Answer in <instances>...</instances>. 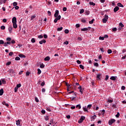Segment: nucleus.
I'll return each mask as SVG.
<instances>
[{"instance_id": "nucleus-1", "label": "nucleus", "mask_w": 126, "mask_h": 126, "mask_svg": "<svg viewBox=\"0 0 126 126\" xmlns=\"http://www.w3.org/2000/svg\"><path fill=\"white\" fill-rule=\"evenodd\" d=\"M109 19V16L108 15H105L104 18L102 19L103 23H106L107 21H108V19Z\"/></svg>"}, {"instance_id": "nucleus-2", "label": "nucleus", "mask_w": 126, "mask_h": 126, "mask_svg": "<svg viewBox=\"0 0 126 126\" xmlns=\"http://www.w3.org/2000/svg\"><path fill=\"white\" fill-rule=\"evenodd\" d=\"M115 122L116 120L112 119L109 121L108 124L109 126H112V125H113V124H114V123H115Z\"/></svg>"}, {"instance_id": "nucleus-3", "label": "nucleus", "mask_w": 126, "mask_h": 126, "mask_svg": "<svg viewBox=\"0 0 126 126\" xmlns=\"http://www.w3.org/2000/svg\"><path fill=\"white\" fill-rule=\"evenodd\" d=\"M85 120V117L82 116L78 121V124H81Z\"/></svg>"}, {"instance_id": "nucleus-4", "label": "nucleus", "mask_w": 126, "mask_h": 126, "mask_svg": "<svg viewBox=\"0 0 126 126\" xmlns=\"http://www.w3.org/2000/svg\"><path fill=\"white\" fill-rule=\"evenodd\" d=\"M61 18H62V17L61 16V15H59L58 17H56V18H55L54 19V22L55 23H57V22H58V21L60 20Z\"/></svg>"}, {"instance_id": "nucleus-5", "label": "nucleus", "mask_w": 126, "mask_h": 126, "mask_svg": "<svg viewBox=\"0 0 126 126\" xmlns=\"http://www.w3.org/2000/svg\"><path fill=\"white\" fill-rule=\"evenodd\" d=\"M12 29L13 28L12 26H9L8 30L10 34H11L12 33Z\"/></svg>"}, {"instance_id": "nucleus-6", "label": "nucleus", "mask_w": 126, "mask_h": 126, "mask_svg": "<svg viewBox=\"0 0 126 126\" xmlns=\"http://www.w3.org/2000/svg\"><path fill=\"white\" fill-rule=\"evenodd\" d=\"M8 72H9V73H12V74H15V72L14 71V70L12 69H9Z\"/></svg>"}, {"instance_id": "nucleus-7", "label": "nucleus", "mask_w": 126, "mask_h": 126, "mask_svg": "<svg viewBox=\"0 0 126 126\" xmlns=\"http://www.w3.org/2000/svg\"><path fill=\"white\" fill-rule=\"evenodd\" d=\"M59 10H56L55 11V13L54 14V17H58V16H59Z\"/></svg>"}, {"instance_id": "nucleus-8", "label": "nucleus", "mask_w": 126, "mask_h": 126, "mask_svg": "<svg viewBox=\"0 0 126 126\" xmlns=\"http://www.w3.org/2000/svg\"><path fill=\"white\" fill-rule=\"evenodd\" d=\"M87 19H85V18H82L81 20V22L83 23H86Z\"/></svg>"}, {"instance_id": "nucleus-9", "label": "nucleus", "mask_w": 126, "mask_h": 126, "mask_svg": "<svg viewBox=\"0 0 126 126\" xmlns=\"http://www.w3.org/2000/svg\"><path fill=\"white\" fill-rule=\"evenodd\" d=\"M12 23H16V17H14L12 19Z\"/></svg>"}, {"instance_id": "nucleus-10", "label": "nucleus", "mask_w": 126, "mask_h": 126, "mask_svg": "<svg viewBox=\"0 0 126 126\" xmlns=\"http://www.w3.org/2000/svg\"><path fill=\"white\" fill-rule=\"evenodd\" d=\"M119 9H120V8H119L118 6H116L114 9V12H117V11H118V10H119Z\"/></svg>"}, {"instance_id": "nucleus-11", "label": "nucleus", "mask_w": 126, "mask_h": 126, "mask_svg": "<svg viewBox=\"0 0 126 126\" xmlns=\"http://www.w3.org/2000/svg\"><path fill=\"white\" fill-rule=\"evenodd\" d=\"M13 27L15 29L17 28V24L16 23H13Z\"/></svg>"}, {"instance_id": "nucleus-12", "label": "nucleus", "mask_w": 126, "mask_h": 126, "mask_svg": "<svg viewBox=\"0 0 126 126\" xmlns=\"http://www.w3.org/2000/svg\"><path fill=\"white\" fill-rule=\"evenodd\" d=\"M46 43V40L43 39L40 41H39V44H40V45H42L43 43Z\"/></svg>"}, {"instance_id": "nucleus-13", "label": "nucleus", "mask_w": 126, "mask_h": 126, "mask_svg": "<svg viewBox=\"0 0 126 126\" xmlns=\"http://www.w3.org/2000/svg\"><path fill=\"white\" fill-rule=\"evenodd\" d=\"M50 57H49V56L46 57L44 59V61H45V62H47V61H50Z\"/></svg>"}, {"instance_id": "nucleus-14", "label": "nucleus", "mask_w": 126, "mask_h": 126, "mask_svg": "<svg viewBox=\"0 0 126 126\" xmlns=\"http://www.w3.org/2000/svg\"><path fill=\"white\" fill-rule=\"evenodd\" d=\"M3 94V89H1L0 90V96H2Z\"/></svg>"}, {"instance_id": "nucleus-15", "label": "nucleus", "mask_w": 126, "mask_h": 126, "mask_svg": "<svg viewBox=\"0 0 126 126\" xmlns=\"http://www.w3.org/2000/svg\"><path fill=\"white\" fill-rule=\"evenodd\" d=\"M17 126H20V120H18L16 122Z\"/></svg>"}, {"instance_id": "nucleus-16", "label": "nucleus", "mask_w": 126, "mask_h": 126, "mask_svg": "<svg viewBox=\"0 0 126 126\" xmlns=\"http://www.w3.org/2000/svg\"><path fill=\"white\" fill-rule=\"evenodd\" d=\"M96 115H94V116H93L92 117H91V120H92V121L94 120L95 119H96Z\"/></svg>"}, {"instance_id": "nucleus-17", "label": "nucleus", "mask_w": 126, "mask_h": 126, "mask_svg": "<svg viewBox=\"0 0 126 126\" xmlns=\"http://www.w3.org/2000/svg\"><path fill=\"white\" fill-rule=\"evenodd\" d=\"M117 5L120 7H124V5H122L121 3H118Z\"/></svg>"}, {"instance_id": "nucleus-18", "label": "nucleus", "mask_w": 126, "mask_h": 126, "mask_svg": "<svg viewBox=\"0 0 126 126\" xmlns=\"http://www.w3.org/2000/svg\"><path fill=\"white\" fill-rule=\"evenodd\" d=\"M83 109L84 112H88V109H87L86 106L85 107H83Z\"/></svg>"}, {"instance_id": "nucleus-19", "label": "nucleus", "mask_w": 126, "mask_h": 126, "mask_svg": "<svg viewBox=\"0 0 126 126\" xmlns=\"http://www.w3.org/2000/svg\"><path fill=\"white\" fill-rule=\"evenodd\" d=\"M94 20H95L94 19H92L91 21H90L89 22V23L90 24H93V23H94Z\"/></svg>"}, {"instance_id": "nucleus-20", "label": "nucleus", "mask_w": 126, "mask_h": 126, "mask_svg": "<svg viewBox=\"0 0 126 126\" xmlns=\"http://www.w3.org/2000/svg\"><path fill=\"white\" fill-rule=\"evenodd\" d=\"M1 81L2 82V84H5L6 82L4 80V79H1Z\"/></svg>"}, {"instance_id": "nucleus-21", "label": "nucleus", "mask_w": 126, "mask_h": 126, "mask_svg": "<svg viewBox=\"0 0 126 126\" xmlns=\"http://www.w3.org/2000/svg\"><path fill=\"white\" fill-rule=\"evenodd\" d=\"M100 76H101V74H98L97 75L96 77H97L98 80H100V79H101V78H100Z\"/></svg>"}, {"instance_id": "nucleus-22", "label": "nucleus", "mask_w": 126, "mask_h": 126, "mask_svg": "<svg viewBox=\"0 0 126 126\" xmlns=\"http://www.w3.org/2000/svg\"><path fill=\"white\" fill-rule=\"evenodd\" d=\"M116 78H117V77H115V76H111L110 77V79L111 80H115L116 79Z\"/></svg>"}, {"instance_id": "nucleus-23", "label": "nucleus", "mask_w": 126, "mask_h": 126, "mask_svg": "<svg viewBox=\"0 0 126 126\" xmlns=\"http://www.w3.org/2000/svg\"><path fill=\"white\" fill-rule=\"evenodd\" d=\"M88 29L87 28H83L81 29V31H87Z\"/></svg>"}, {"instance_id": "nucleus-24", "label": "nucleus", "mask_w": 126, "mask_h": 126, "mask_svg": "<svg viewBox=\"0 0 126 126\" xmlns=\"http://www.w3.org/2000/svg\"><path fill=\"white\" fill-rule=\"evenodd\" d=\"M64 33L65 34H68V33H69V31H68L67 29H66L64 30Z\"/></svg>"}, {"instance_id": "nucleus-25", "label": "nucleus", "mask_w": 126, "mask_h": 126, "mask_svg": "<svg viewBox=\"0 0 126 126\" xmlns=\"http://www.w3.org/2000/svg\"><path fill=\"white\" fill-rule=\"evenodd\" d=\"M19 57H20V58H26L25 55L23 54H20Z\"/></svg>"}, {"instance_id": "nucleus-26", "label": "nucleus", "mask_w": 126, "mask_h": 126, "mask_svg": "<svg viewBox=\"0 0 126 126\" xmlns=\"http://www.w3.org/2000/svg\"><path fill=\"white\" fill-rule=\"evenodd\" d=\"M37 74H41V72H42V71H41V70L39 68L37 69Z\"/></svg>"}, {"instance_id": "nucleus-27", "label": "nucleus", "mask_w": 126, "mask_h": 126, "mask_svg": "<svg viewBox=\"0 0 126 126\" xmlns=\"http://www.w3.org/2000/svg\"><path fill=\"white\" fill-rule=\"evenodd\" d=\"M67 88H71V86H72V85H68V84H66Z\"/></svg>"}, {"instance_id": "nucleus-28", "label": "nucleus", "mask_w": 126, "mask_h": 126, "mask_svg": "<svg viewBox=\"0 0 126 126\" xmlns=\"http://www.w3.org/2000/svg\"><path fill=\"white\" fill-rule=\"evenodd\" d=\"M94 66L98 67L99 66V64L98 63H94Z\"/></svg>"}, {"instance_id": "nucleus-29", "label": "nucleus", "mask_w": 126, "mask_h": 126, "mask_svg": "<svg viewBox=\"0 0 126 126\" xmlns=\"http://www.w3.org/2000/svg\"><path fill=\"white\" fill-rule=\"evenodd\" d=\"M90 5H93V6H95V3L93 2H89Z\"/></svg>"}, {"instance_id": "nucleus-30", "label": "nucleus", "mask_w": 126, "mask_h": 126, "mask_svg": "<svg viewBox=\"0 0 126 126\" xmlns=\"http://www.w3.org/2000/svg\"><path fill=\"white\" fill-rule=\"evenodd\" d=\"M16 87L17 88H20V87H21V84H17Z\"/></svg>"}, {"instance_id": "nucleus-31", "label": "nucleus", "mask_w": 126, "mask_h": 126, "mask_svg": "<svg viewBox=\"0 0 126 126\" xmlns=\"http://www.w3.org/2000/svg\"><path fill=\"white\" fill-rule=\"evenodd\" d=\"M107 53H108V54H112V50H111V49H108V50H107Z\"/></svg>"}, {"instance_id": "nucleus-32", "label": "nucleus", "mask_w": 126, "mask_h": 126, "mask_svg": "<svg viewBox=\"0 0 126 126\" xmlns=\"http://www.w3.org/2000/svg\"><path fill=\"white\" fill-rule=\"evenodd\" d=\"M4 43V41L2 40H0V45H3Z\"/></svg>"}, {"instance_id": "nucleus-33", "label": "nucleus", "mask_w": 126, "mask_h": 126, "mask_svg": "<svg viewBox=\"0 0 126 126\" xmlns=\"http://www.w3.org/2000/svg\"><path fill=\"white\" fill-rule=\"evenodd\" d=\"M63 27L58 28L57 29V31H62V30H63Z\"/></svg>"}, {"instance_id": "nucleus-34", "label": "nucleus", "mask_w": 126, "mask_h": 126, "mask_svg": "<svg viewBox=\"0 0 126 126\" xmlns=\"http://www.w3.org/2000/svg\"><path fill=\"white\" fill-rule=\"evenodd\" d=\"M35 17H36V15H33V16H32L31 20H33V19H34V18H35Z\"/></svg>"}, {"instance_id": "nucleus-35", "label": "nucleus", "mask_w": 126, "mask_h": 126, "mask_svg": "<svg viewBox=\"0 0 126 126\" xmlns=\"http://www.w3.org/2000/svg\"><path fill=\"white\" fill-rule=\"evenodd\" d=\"M105 110H102L101 111V114L102 115V116H104L105 115Z\"/></svg>"}, {"instance_id": "nucleus-36", "label": "nucleus", "mask_w": 126, "mask_h": 126, "mask_svg": "<svg viewBox=\"0 0 126 126\" xmlns=\"http://www.w3.org/2000/svg\"><path fill=\"white\" fill-rule=\"evenodd\" d=\"M76 108H78V109H81V105L80 104H78L76 106Z\"/></svg>"}, {"instance_id": "nucleus-37", "label": "nucleus", "mask_w": 126, "mask_h": 126, "mask_svg": "<svg viewBox=\"0 0 126 126\" xmlns=\"http://www.w3.org/2000/svg\"><path fill=\"white\" fill-rule=\"evenodd\" d=\"M85 14L86 15H89V14H90V12H89V11H87L85 12Z\"/></svg>"}, {"instance_id": "nucleus-38", "label": "nucleus", "mask_w": 126, "mask_h": 126, "mask_svg": "<svg viewBox=\"0 0 126 126\" xmlns=\"http://www.w3.org/2000/svg\"><path fill=\"white\" fill-rule=\"evenodd\" d=\"M40 68H44V67H45V65L43 64H41L40 65Z\"/></svg>"}, {"instance_id": "nucleus-39", "label": "nucleus", "mask_w": 126, "mask_h": 126, "mask_svg": "<svg viewBox=\"0 0 126 126\" xmlns=\"http://www.w3.org/2000/svg\"><path fill=\"white\" fill-rule=\"evenodd\" d=\"M119 26L121 27V28H123V27H124V24H123L122 23H120Z\"/></svg>"}, {"instance_id": "nucleus-40", "label": "nucleus", "mask_w": 126, "mask_h": 126, "mask_svg": "<svg viewBox=\"0 0 126 126\" xmlns=\"http://www.w3.org/2000/svg\"><path fill=\"white\" fill-rule=\"evenodd\" d=\"M79 66L80 68H81L82 69H84V66H83L82 64H80Z\"/></svg>"}, {"instance_id": "nucleus-41", "label": "nucleus", "mask_w": 126, "mask_h": 126, "mask_svg": "<svg viewBox=\"0 0 126 126\" xmlns=\"http://www.w3.org/2000/svg\"><path fill=\"white\" fill-rule=\"evenodd\" d=\"M83 12H84V10L83 9H81L80 11V14H82V13H83Z\"/></svg>"}, {"instance_id": "nucleus-42", "label": "nucleus", "mask_w": 126, "mask_h": 126, "mask_svg": "<svg viewBox=\"0 0 126 126\" xmlns=\"http://www.w3.org/2000/svg\"><path fill=\"white\" fill-rule=\"evenodd\" d=\"M15 61H20V58L16 57L15 59Z\"/></svg>"}, {"instance_id": "nucleus-43", "label": "nucleus", "mask_w": 126, "mask_h": 126, "mask_svg": "<svg viewBox=\"0 0 126 126\" xmlns=\"http://www.w3.org/2000/svg\"><path fill=\"white\" fill-rule=\"evenodd\" d=\"M1 30H4V29H5V27L4 26H2L0 27Z\"/></svg>"}, {"instance_id": "nucleus-44", "label": "nucleus", "mask_w": 126, "mask_h": 126, "mask_svg": "<svg viewBox=\"0 0 126 126\" xmlns=\"http://www.w3.org/2000/svg\"><path fill=\"white\" fill-rule=\"evenodd\" d=\"M35 101L36 102V103H38L39 102V99H38V97H35Z\"/></svg>"}, {"instance_id": "nucleus-45", "label": "nucleus", "mask_w": 126, "mask_h": 126, "mask_svg": "<svg viewBox=\"0 0 126 126\" xmlns=\"http://www.w3.org/2000/svg\"><path fill=\"white\" fill-rule=\"evenodd\" d=\"M35 41H36L35 40V38H32V39H31V42H32V43H35Z\"/></svg>"}, {"instance_id": "nucleus-46", "label": "nucleus", "mask_w": 126, "mask_h": 126, "mask_svg": "<svg viewBox=\"0 0 126 126\" xmlns=\"http://www.w3.org/2000/svg\"><path fill=\"white\" fill-rule=\"evenodd\" d=\"M91 107H92V105H91V104L88 105L87 106V108H88V109H91Z\"/></svg>"}, {"instance_id": "nucleus-47", "label": "nucleus", "mask_w": 126, "mask_h": 126, "mask_svg": "<svg viewBox=\"0 0 126 126\" xmlns=\"http://www.w3.org/2000/svg\"><path fill=\"white\" fill-rule=\"evenodd\" d=\"M13 5L14 6H16L17 5V2H14L13 3Z\"/></svg>"}, {"instance_id": "nucleus-48", "label": "nucleus", "mask_w": 126, "mask_h": 126, "mask_svg": "<svg viewBox=\"0 0 126 126\" xmlns=\"http://www.w3.org/2000/svg\"><path fill=\"white\" fill-rule=\"evenodd\" d=\"M99 40H104V36H99Z\"/></svg>"}, {"instance_id": "nucleus-49", "label": "nucleus", "mask_w": 126, "mask_h": 126, "mask_svg": "<svg viewBox=\"0 0 126 126\" xmlns=\"http://www.w3.org/2000/svg\"><path fill=\"white\" fill-rule=\"evenodd\" d=\"M76 28H79L80 27V25H79V24H77L76 25Z\"/></svg>"}, {"instance_id": "nucleus-50", "label": "nucleus", "mask_w": 126, "mask_h": 126, "mask_svg": "<svg viewBox=\"0 0 126 126\" xmlns=\"http://www.w3.org/2000/svg\"><path fill=\"white\" fill-rule=\"evenodd\" d=\"M116 118H119L120 117V113L117 112V115H116Z\"/></svg>"}, {"instance_id": "nucleus-51", "label": "nucleus", "mask_w": 126, "mask_h": 126, "mask_svg": "<svg viewBox=\"0 0 126 126\" xmlns=\"http://www.w3.org/2000/svg\"><path fill=\"white\" fill-rule=\"evenodd\" d=\"M6 41H11V38L10 37H7L6 38Z\"/></svg>"}, {"instance_id": "nucleus-52", "label": "nucleus", "mask_w": 126, "mask_h": 126, "mask_svg": "<svg viewBox=\"0 0 126 126\" xmlns=\"http://www.w3.org/2000/svg\"><path fill=\"white\" fill-rule=\"evenodd\" d=\"M38 38H39V39H42V38H43V35H38Z\"/></svg>"}, {"instance_id": "nucleus-53", "label": "nucleus", "mask_w": 126, "mask_h": 126, "mask_svg": "<svg viewBox=\"0 0 126 126\" xmlns=\"http://www.w3.org/2000/svg\"><path fill=\"white\" fill-rule=\"evenodd\" d=\"M75 98H76L75 96L71 97V100H72V101H73L74 99H75Z\"/></svg>"}, {"instance_id": "nucleus-54", "label": "nucleus", "mask_w": 126, "mask_h": 126, "mask_svg": "<svg viewBox=\"0 0 126 126\" xmlns=\"http://www.w3.org/2000/svg\"><path fill=\"white\" fill-rule=\"evenodd\" d=\"M45 121H48L49 120V117L48 116H46L45 118Z\"/></svg>"}, {"instance_id": "nucleus-55", "label": "nucleus", "mask_w": 126, "mask_h": 126, "mask_svg": "<svg viewBox=\"0 0 126 126\" xmlns=\"http://www.w3.org/2000/svg\"><path fill=\"white\" fill-rule=\"evenodd\" d=\"M11 64V62H7V63H6V65H10V64Z\"/></svg>"}, {"instance_id": "nucleus-56", "label": "nucleus", "mask_w": 126, "mask_h": 126, "mask_svg": "<svg viewBox=\"0 0 126 126\" xmlns=\"http://www.w3.org/2000/svg\"><path fill=\"white\" fill-rule=\"evenodd\" d=\"M112 108H117V104H113Z\"/></svg>"}, {"instance_id": "nucleus-57", "label": "nucleus", "mask_w": 126, "mask_h": 126, "mask_svg": "<svg viewBox=\"0 0 126 126\" xmlns=\"http://www.w3.org/2000/svg\"><path fill=\"white\" fill-rule=\"evenodd\" d=\"M121 89H122V90H125V89H126V87L123 86L121 87Z\"/></svg>"}, {"instance_id": "nucleus-58", "label": "nucleus", "mask_w": 126, "mask_h": 126, "mask_svg": "<svg viewBox=\"0 0 126 126\" xmlns=\"http://www.w3.org/2000/svg\"><path fill=\"white\" fill-rule=\"evenodd\" d=\"M13 55V52H11L9 53V56H10L11 57Z\"/></svg>"}, {"instance_id": "nucleus-59", "label": "nucleus", "mask_w": 126, "mask_h": 126, "mask_svg": "<svg viewBox=\"0 0 126 126\" xmlns=\"http://www.w3.org/2000/svg\"><path fill=\"white\" fill-rule=\"evenodd\" d=\"M105 80L107 81L108 80V79H109V76L108 75H106V78H105Z\"/></svg>"}, {"instance_id": "nucleus-60", "label": "nucleus", "mask_w": 126, "mask_h": 126, "mask_svg": "<svg viewBox=\"0 0 126 126\" xmlns=\"http://www.w3.org/2000/svg\"><path fill=\"white\" fill-rule=\"evenodd\" d=\"M18 90V88H17L16 87L15 88L14 91L15 92H16Z\"/></svg>"}, {"instance_id": "nucleus-61", "label": "nucleus", "mask_w": 126, "mask_h": 126, "mask_svg": "<svg viewBox=\"0 0 126 126\" xmlns=\"http://www.w3.org/2000/svg\"><path fill=\"white\" fill-rule=\"evenodd\" d=\"M41 113L42 114H46V111H45L44 110H42L41 111Z\"/></svg>"}, {"instance_id": "nucleus-62", "label": "nucleus", "mask_w": 126, "mask_h": 126, "mask_svg": "<svg viewBox=\"0 0 126 126\" xmlns=\"http://www.w3.org/2000/svg\"><path fill=\"white\" fill-rule=\"evenodd\" d=\"M66 7H64L63 8V11H66Z\"/></svg>"}, {"instance_id": "nucleus-63", "label": "nucleus", "mask_w": 126, "mask_h": 126, "mask_svg": "<svg viewBox=\"0 0 126 126\" xmlns=\"http://www.w3.org/2000/svg\"><path fill=\"white\" fill-rule=\"evenodd\" d=\"M47 13H48V15H49V16H50V15H51V11H47Z\"/></svg>"}, {"instance_id": "nucleus-64", "label": "nucleus", "mask_w": 126, "mask_h": 126, "mask_svg": "<svg viewBox=\"0 0 126 126\" xmlns=\"http://www.w3.org/2000/svg\"><path fill=\"white\" fill-rule=\"evenodd\" d=\"M65 45H68V41H66L64 42Z\"/></svg>"}]
</instances>
